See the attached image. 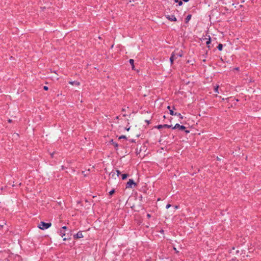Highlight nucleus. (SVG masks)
I'll return each mask as SVG.
<instances>
[{
  "instance_id": "nucleus-40",
  "label": "nucleus",
  "mask_w": 261,
  "mask_h": 261,
  "mask_svg": "<svg viewBox=\"0 0 261 261\" xmlns=\"http://www.w3.org/2000/svg\"><path fill=\"white\" fill-rule=\"evenodd\" d=\"M64 169H65L64 166H61V169H62V170H64Z\"/></svg>"
},
{
  "instance_id": "nucleus-28",
  "label": "nucleus",
  "mask_w": 261,
  "mask_h": 261,
  "mask_svg": "<svg viewBox=\"0 0 261 261\" xmlns=\"http://www.w3.org/2000/svg\"><path fill=\"white\" fill-rule=\"evenodd\" d=\"M43 90L45 91H47L48 90V87L46 86H43Z\"/></svg>"
},
{
  "instance_id": "nucleus-16",
  "label": "nucleus",
  "mask_w": 261,
  "mask_h": 261,
  "mask_svg": "<svg viewBox=\"0 0 261 261\" xmlns=\"http://www.w3.org/2000/svg\"><path fill=\"white\" fill-rule=\"evenodd\" d=\"M163 127L164 128H171L172 129V127H173V126H172V125H169V124H163Z\"/></svg>"
},
{
  "instance_id": "nucleus-35",
  "label": "nucleus",
  "mask_w": 261,
  "mask_h": 261,
  "mask_svg": "<svg viewBox=\"0 0 261 261\" xmlns=\"http://www.w3.org/2000/svg\"><path fill=\"white\" fill-rule=\"evenodd\" d=\"M179 205H175L174 206V209L176 210V209H178L179 208Z\"/></svg>"
},
{
  "instance_id": "nucleus-42",
  "label": "nucleus",
  "mask_w": 261,
  "mask_h": 261,
  "mask_svg": "<svg viewBox=\"0 0 261 261\" xmlns=\"http://www.w3.org/2000/svg\"><path fill=\"white\" fill-rule=\"evenodd\" d=\"M67 237V231H65V237Z\"/></svg>"
},
{
  "instance_id": "nucleus-22",
  "label": "nucleus",
  "mask_w": 261,
  "mask_h": 261,
  "mask_svg": "<svg viewBox=\"0 0 261 261\" xmlns=\"http://www.w3.org/2000/svg\"><path fill=\"white\" fill-rule=\"evenodd\" d=\"M178 51V49H175L174 51L172 53V54H174L173 55V59L175 60L176 59H177V57L175 55V51Z\"/></svg>"
},
{
  "instance_id": "nucleus-37",
  "label": "nucleus",
  "mask_w": 261,
  "mask_h": 261,
  "mask_svg": "<svg viewBox=\"0 0 261 261\" xmlns=\"http://www.w3.org/2000/svg\"><path fill=\"white\" fill-rule=\"evenodd\" d=\"M129 129H130V127H125V129H126L127 131H128V130H129Z\"/></svg>"
},
{
  "instance_id": "nucleus-30",
  "label": "nucleus",
  "mask_w": 261,
  "mask_h": 261,
  "mask_svg": "<svg viewBox=\"0 0 261 261\" xmlns=\"http://www.w3.org/2000/svg\"><path fill=\"white\" fill-rule=\"evenodd\" d=\"M183 131H185V133H186V134H189V133H190V130H188V129H187L186 128V129H185V130H184Z\"/></svg>"
},
{
  "instance_id": "nucleus-25",
  "label": "nucleus",
  "mask_w": 261,
  "mask_h": 261,
  "mask_svg": "<svg viewBox=\"0 0 261 261\" xmlns=\"http://www.w3.org/2000/svg\"><path fill=\"white\" fill-rule=\"evenodd\" d=\"M6 224V222H3L2 223L0 224V229H2L5 225Z\"/></svg>"
},
{
  "instance_id": "nucleus-44",
  "label": "nucleus",
  "mask_w": 261,
  "mask_h": 261,
  "mask_svg": "<svg viewBox=\"0 0 261 261\" xmlns=\"http://www.w3.org/2000/svg\"><path fill=\"white\" fill-rule=\"evenodd\" d=\"M139 198H140V200H142V195H141V196H140V197H139Z\"/></svg>"
},
{
  "instance_id": "nucleus-12",
  "label": "nucleus",
  "mask_w": 261,
  "mask_h": 261,
  "mask_svg": "<svg viewBox=\"0 0 261 261\" xmlns=\"http://www.w3.org/2000/svg\"><path fill=\"white\" fill-rule=\"evenodd\" d=\"M69 83L70 84L72 85H76V86H79L80 84V82H77L76 81H72V82H69Z\"/></svg>"
},
{
  "instance_id": "nucleus-43",
  "label": "nucleus",
  "mask_w": 261,
  "mask_h": 261,
  "mask_svg": "<svg viewBox=\"0 0 261 261\" xmlns=\"http://www.w3.org/2000/svg\"><path fill=\"white\" fill-rule=\"evenodd\" d=\"M167 109H168V110H171V107H170V106H168L167 107Z\"/></svg>"
},
{
  "instance_id": "nucleus-48",
  "label": "nucleus",
  "mask_w": 261,
  "mask_h": 261,
  "mask_svg": "<svg viewBox=\"0 0 261 261\" xmlns=\"http://www.w3.org/2000/svg\"><path fill=\"white\" fill-rule=\"evenodd\" d=\"M220 60H221V61L222 62H224V61H223V60L222 58H221Z\"/></svg>"
},
{
  "instance_id": "nucleus-38",
  "label": "nucleus",
  "mask_w": 261,
  "mask_h": 261,
  "mask_svg": "<svg viewBox=\"0 0 261 261\" xmlns=\"http://www.w3.org/2000/svg\"><path fill=\"white\" fill-rule=\"evenodd\" d=\"M8 121L9 123H11L12 122V120L9 119H8Z\"/></svg>"
},
{
  "instance_id": "nucleus-15",
  "label": "nucleus",
  "mask_w": 261,
  "mask_h": 261,
  "mask_svg": "<svg viewBox=\"0 0 261 261\" xmlns=\"http://www.w3.org/2000/svg\"><path fill=\"white\" fill-rule=\"evenodd\" d=\"M175 107L173 106V109H172V110H170V114L171 115H173H173H174H174H175L176 113H175V112H174L173 111V110H175Z\"/></svg>"
},
{
  "instance_id": "nucleus-19",
  "label": "nucleus",
  "mask_w": 261,
  "mask_h": 261,
  "mask_svg": "<svg viewBox=\"0 0 261 261\" xmlns=\"http://www.w3.org/2000/svg\"><path fill=\"white\" fill-rule=\"evenodd\" d=\"M115 193V190L114 189H113L112 190H111L109 193V194L110 196H112L113 195L114 193Z\"/></svg>"
},
{
  "instance_id": "nucleus-20",
  "label": "nucleus",
  "mask_w": 261,
  "mask_h": 261,
  "mask_svg": "<svg viewBox=\"0 0 261 261\" xmlns=\"http://www.w3.org/2000/svg\"><path fill=\"white\" fill-rule=\"evenodd\" d=\"M154 128H156L159 129L164 128L163 124H159L158 125L155 126Z\"/></svg>"
},
{
  "instance_id": "nucleus-2",
  "label": "nucleus",
  "mask_w": 261,
  "mask_h": 261,
  "mask_svg": "<svg viewBox=\"0 0 261 261\" xmlns=\"http://www.w3.org/2000/svg\"><path fill=\"white\" fill-rule=\"evenodd\" d=\"M51 226V223L50 222L46 223L44 221H41L38 224V227L40 229L44 230L49 228Z\"/></svg>"
},
{
  "instance_id": "nucleus-18",
  "label": "nucleus",
  "mask_w": 261,
  "mask_h": 261,
  "mask_svg": "<svg viewBox=\"0 0 261 261\" xmlns=\"http://www.w3.org/2000/svg\"><path fill=\"white\" fill-rule=\"evenodd\" d=\"M208 38L207 39V40L206 42V45L210 44V43L211 42V38L210 36L208 35Z\"/></svg>"
},
{
  "instance_id": "nucleus-26",
  "label": "nucleus",
  "mask_w": 261,
  "mask_h": 261,
  "mask_svg": "<svg viewBox=\"0 0 261 261\" xmlns=\"http://www.w3.org/2000/svg\"><path fill=\"white\" fill-rule=\"evenodd\" d=\"M110 175H111L112 178H114L115 175V172H111L110 174Z\"/></svg>"
},
{
  "instance_id": "nucleus-27",
  "label": "nucleus",
  "mask_w": 261,
  "mask_h": 261,
  "mask_svg": "<svg viewBox=\"0 0 261 261\" xmlns=\"http://www.w3.org/2000/svg\"><path fill=\"white\" fill-rule=\"evenodd\" d=\"M116 173H117V176H118V177L120 175H121V172H120L119 170H116Z\"/></svg>"
},
{
  "instance_id": "nucleus-49",
  "label": "nucleus",
  "mask_w": 261,
  "mask_h": 261,
  "mask_svg": "<svg viewBox=\"0 0 261 261\" xmlns=\"http://www.w3.org/2000/svg\"><path fill=\"white\" fill-rule=\"evenodd\" d=\"M163 117H164V118H166V117L165 115L163 116Z\"/></svg>"
},
{
  "instance_id": "nucleus-41",
  "label": "nucleus",
  "mask_w": 261,
  "mask_h": 261,
  "mask_svg": "<svg viewBox=\"0 0 261 261\" xmlns=\"http://www.w3.org/2000/svg\"><path fill=\"white\" fill-rule=\"evenodd\" d=\"M182 1H183V2H185V3H187V2H189V0H182Z\"/></svg>"
},
{
  "instance_id": "nucleus-14",
  "label": "nucleus",
  "mask_w": 261,
  "mask_h": 261,
  "mask_svg": "<svg viewBox=\"0 0 261 261\" xmlns=\"http://www.w3.org/2000/svg\"><path fill=\"white\" fill-rule=\"evenodd\" d=\"M223 45L221 43H219L217 46V49L219 50V51H221L222 49H223Z\"/></svg>"
},
{
  "instance_id": "nucleus-23",
  "label": "nucleus",
  "mask_w": 261,
  "mask_h": 261,
  "mask_svg": "<svg viewBox=\"0 0 261 261\" xmlns=\"http://www.w3.org/2000/svg\"><path fill=\"white\" fill-rule=\"evenodd\" d=\"M219 87V86L218 85L215 87V88H214L215 92L219 93V91H218Z\"/></svg>"
},
{
  "instance_id": "nucleus-11",
  "label": "nucleus",
  "mask_w": 261,
  "mask_h": 261,
  "mask_svg": "<svg viewBox=\"0 0 261 261\" xmlns=\"http://www.w3.org/2000/svg\"><path fill=\"white\" fill-rule=\"evenodd\" d=\"M121 175L122 180L126 179L129 176V174L127 173H123Z\"/></svg>"
},
{
  "instance_id": "nucleus-31",
  "label": "nucleus",
  "mask_w": 261,
  "mask_h": 261,
  "mask_svg": "<svg viewBox=\"0 0 261 261\" xmlns=\"http://www.w3.org/2000/svg\"><path fill=\"white\" fill-rule=\"evenodd\" d=\"M129 141L130 142H132V143H135L136 142V141L134 139H130V140H129Z\"/></svg>"
},
{
  "instance_id": "nucleus-46",
  "label": "nucleus",
  "mask_w": 261,
  "mask_h": 261,
  "mask_svg": "<svg viewBox=\"0 0 261 261\" xmlns=\"http://www.w3.org/2000/svg\"><path fill=\"white\" fill-rule=\"evenodd\" d=\"M50 155H51V158H53V155H54V153L50 154Z\"/></svg>"
},
{
  "instance_id": "nucleus-8",
  "label": "nucleus",
  "mask_w": 261,
  "mask_h": 261,
  "mask_svg": "<svg viewBox=\"0 0 261 261\" xmlns=\"http://www.w3.org/2000/svg\"><path fill=\"white\" fill-rule=\"evenodd\" d=\"M110 143L114 146L116 150H118V144L117 143L114 142L113 139H111Z\"/></svg>"
},
{
  "instance_id": "nucleus-33",
  "label": "nucleus",
  "mask_w": 261,
  "mask_h": 261,
  "mask_svg": "<svg viewBox=\"0 0 261 261\" xmlns=\"http://www.w3.org/2000/svg\"><path fill=\"white\" fill-rule=\"evenodd\" d=\"M239 69H240V68H239V67H235V68H234V70H237V71H239Z\"/></svg>"
},
{
  "instance_id": "nucleus-21",
  "label": "nucleus",
  "mask_w": 261,
  "mask_h": 261,
  "mask_svg": "<svg viewBox=\"0 0 261 261\" xmlns=\"http://www.w3.org/2000/svg\"><path fill=\"white\" fill-rule=\"evenodd\" d=\"M176 114L175 116H177L178 117H179V118L181 119H183V116L181 115L180 113H177V112H175Z\"/></svg>"
},
{
  "instance_id": "nucleus-34",
  "label": "nucleus",
  "mask_w": 261,
  "mask_h": 261,
  "mask_svg": "<svg viewBox=\"0 0 261 261\" xmlns=\"http://www.w3.org/2000/svg\"><path fill=\"white\" fill-rule=\"evenodd\" d=\"M145 122L147 123V124L148 125L150 123V121L146 120Z\"/></svg>"
},
{
  "instance_id": "nucleus-47",
  "label": "nucleus",
  "mask_w": 261,
  "mask_h": 261,
  "mask_svg": "<svg viewBox=\"0 0 261 261\" xmlns=\"http://www.w3.org/2000/svg\"><path fill=\"white\" fill-rule=\"evenodd\" d=\"M217 161H220V159L218 157H217Z\"/></svg>"
},
{
  "instance_id": "nucleus-7",
  "label": "nucleus",
  "mask_w": 261,
  "mask_h": 261,
  "mask_svg": "<svg viewBox=\"0 0 261 261\" xmlns=\"http://www.w3.org/2000/svg\"><path fill=\"white\" fill-rule=\"evenodd\" d=\"M175 55L177 57H182L183 56V51L180 49L175 51Z\"/></svg>"
},
{
  "instance_id": "nucleus-17",
  "label": "nucleus",
  "mask_w": 261,
  "mask_h": 261,
  "mask_svg": "<svg viewBox=\"0 0 261 261\" xmlns=\"http://www.w3.org/2000/svg\"><path fill=\"white\" fill-rule=\"evenodd\" d=\"M174 2L175 3H178V5L179 6H181L182 5V4H183L182 0H174Z\"/></svg>"
},
{
  "instance_id": "nucleus-1",
  "label": "nucleus",
  "mask_w": 261,
  "mask_h": 261,
  "mask_svg": "<svg viewBox=\"0 0 261 261\" xmlns=\"http://www.w3.org/2000/svg\"><path fill=\"white\" fill-rule=\"evenodd\" d=\"M58 233L63 238L64 241L71 239L72 230L68 228L66 226L61 227L58 231Z\"/></svg>"
},
{
  "instance_id": "nucleus-4",
  "label": "nucleus",
  "mask_w": 261,
  "mask_h": 261,
  "mask_svg": "<svg viewBox=\"0 0 261 261\" xmlns=\"http://www.w3.org/2000/svg\"><path fill=\"white\" fill-rule=\"evenodd\" d=\"M84 237V236L83 234V231L81 230H80L77 232V233L73 234V238L74 240H77L81 238H83Z\"/></svg>"
},
{
  "instance_id": "nucleus-36",
  "label": "nucleus",
  "mask_w": 261,
  "mask_h": 261,
  "mask_svg": "<svg viewBox=\"0 0 261 261\" xmlns=\"http://www.w3.org/2000/svg\"><path fill=\"white\" fill-rule=\"evenodd\" d=\"M160 232L163 234L164 233V230L163 229H161L160 231Z\"/></svg>"
},
{
  "instance_id": "nucleus-9",
  "label": "nucleus",
  "mask_w": 261,
  "mask_h": 261,
  "mask_svg": "<svg viewBox=\"0 0 261 261\" xmlns=\"http://www.w3.org/2000/svg\"><path fill=\"white\" fill-rule=\"evenodd\" d=\"M129 63L132 66V69L133 70H136L135 65H134V60L133 59H129Z\"/></svg>"
},
{
  "instance_id": "nucleus-29",
  "label": "nucleus",
  "mask_w": 261,
  "mask_h": 261,
  "mask_svg": "<svg viewBox=\"0 0 261 261\" xmlns=\"http://www.w3.org/2000/svg\"><path fill=\"white\" fill-rule=\"evenodd\" d=\"M171 206V205L170 204H169V203H168V204H167L166 205V208L167 209H168V208H169V207H170Z\"/></svg>"
},
{
  "instance_id": "nucleus-50",
  "label": "nucleus",
  "mask_w": 261,
  "mask_h": 261,
  "mask_svg": "<svg viewBox=\"0 0 261 261\" xmlns=\"http://www.w3.org/2000/svg\"><path fill=\"white\" fill-rule=\"evenodd\" d=\"M7 261H9V260H8V259H7Z\"/></svg>"
},
{
  "instance_id": "nucleus-5",
  "label": "nucleus",
  "mask_w": 261,
  "mask_h": 261,
  "mask_svg": "<svg viewBox=\"0 0 261 261\" xmlns=\"http://www.w3.org/2000/svg\"><path fill=\"white\" fill-rule=\"evenodd\" d=\"M172 129H179V130H185L186 129V127L184 126V125H180L178 123H176L174 126L173 127H172Z\"/></svg>"
},
{
  "instance_id": "nucleus-3",
  "label": "nucleus",
  "mask_w": 261,
  "mask_h": 261,
  "mask_svg": "<svg viewBox=\"0 0 261 261\" xmlns=\"http://www.w3.org/2000/svg\"><path fill=\"white\" fill-rule=\"evenodd\" d=\"M137 186V184L133 179H129L125 185L126 189H133Z\"/></svg>"
},
{
  "instance_id": "nucleus-10",
  "label": "nucleus",
  "mask_w": 261,
  "mask_h": 261,
  "mask_svg": "<svg viewBox=\"0 0 261 261\" xmlns=\"http://www.w3.org/2000/svg\"><path fill=\"white\" fill-rule=\"evenodd\" d=\"M191 17H192V15L191 14H188L186 18H185V23L187 24L188 23L189 21L190 20V19H191Z\"/></svg>"
},
{
  "instance_id": "nucleus-6",
  "label": "nucleus",
  "mask_w": 261,
  "mask_h": 261,
  "mask_svg": "<svg viewBox=\"0 0 261 261\" xmlns=\"http://www.w3.org/2000/svg\"><path fill=\"white\" fill-rule=\"evenodd\" d=\"M166 17L167 19H168L169 20L171 21H177V19L174 15H166Z\"/></svg>"
},
{
  "instance_id": "nucleus-45",
  "label": "nucleus",
  "mask_w": 261,
  "mask_h": 261,
  "mask_svg": "<svg viewBox=\"0 0 261 261\" xmlns=\"http://www.w3.org/2000/svg\"><path fill=\"white\" fill-rule=\"evenodd\" d=\"M190 62H191V61H190V60H188V61H187V63H190Z\"/></svg>"
},
{
  "instance_id": "nucleus-13",
  "label": "nucleus",
  "mask_w": 261,
  "mask_h": 261,
  "mask_svg": "<svg viewBox=\"0 0 261 261\" xmlns=\"http://www.w3.org/2000/svg\"><path fill=\"white\" fill-rule=\"evenodd\" d=\"M173 55L174 54H171V57L170 58V62L171 65H173L174 63V60L173 59Z\"/></svg>"
},
{
  "instance_id": "nucleus-32",
  "label": "nucleus",
  "mask_w": 261,
  "mask_h": 261,
  "mask_svg": "<svg viewBox=\"0 0 261 261\" xmlns=\"http://www.w3.org/2000/svg\"><path fill=\"white\" fill-rule=\"evenodd\" d=\"M147 218H150L151 217V215L149 214H147L146 215Z\"/></svg>"
},
{
  "instance_id": "nucleus-39",
  "label": "nucleus",
  "mask_w": 261,
  "mask_h": 261,
  "mask_svg": "<svg viewBox=\"0 0 261 261\" xmlns=\"http://www.w3.org/2000/svg\"><path fill=\"white\" fill-rule=\"evenodd\" d=\"M207 47H208V48L209 49H211V47H212L210 45V44H209V45H207Z\"/></svg>"
},
{
  "instance_id": "nucleus-24",
  "label": "nucleus",
  "mask_w": 261,
  "mask_h": 261,
  "mask_svg": "<svg viewBox=\"0 0 261 261\" xmlns=\"http://www.w3.org/2000/svg\"><path fill=\"white\" fill-rule=\"evenodd\" d=\"M126 139V140H127V138L126 136H125V135H121V136H120L119 137V140H120V139Z\"/></svg>"
}]
</instances>
